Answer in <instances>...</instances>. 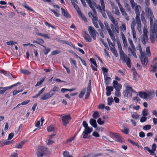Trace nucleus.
<instances>
[{
  "instance_id": "obj_18",
  "label": "nucleus",
  "mask_w": 157,
  "mask_h": 157,
  "mask_svg": "<svg viewBox=\"0 0 157 157\" xmlns=\"http://www.w3.org/2000/svg\"><path fill=\"white\" fill-rule=\"evenodd\" d=\"M100 4L101 6L99 5H97L96 4V6H94V7H96L97 9L99 10L100 12L103 10L102 6L104 7L105 9L104 0H100Z\"/></svg>"
},
{
  "instance_id": "obj_62",
  "label": "nucleus",
  "mask_w": 157,
  "mask_h": 157,
  "mask_svg": "<svg viewBox=\"0 0 157 157\" xmlns=\"http://www.w3.org/2000/svg\"><path fill=\"white\" fill-rule=\"evenodd\" d=\"M63 157H68L69 155V153L67 151H65L63 153Z\"/></svg>"
},
{
  "instance_id": "obj_55",
  "label": "nucleus",
  "mask_w": 157,
  "mask_h": 157,
  "mask_svg": "<svg viewBox=\"0 0 157 157\" xmlns=\"http://www.w3.org/2000/svg\"><path fill=\"white\" fill-rule=\"evenodd\" d=\"M16 44H17V42H14L12 40H10L9 41L6 42V44L9 45H12Z\"/></svg>"
},
{
  "instance_id": "obj_26",
  "label": "nucleus",
  "mask_w": 157,
  "mask_h": 157,
  "mask_svg": "<svg viewBox=\"0 0 157 157\" xmlns=\"http://www.w3.org/2000/svg\"><path fill=\"white\" fill-rule=\"evenodd\" d=\"M89 123L94 128L97 127V124L96 123V121L94 119H90L89 121Z\"/></svg>"
},
{
  "instance_id": "obj_30",
  "label": "nucleus",
  "mask_w": 157,
  "mask_h": 157,
  "mask_svg": "<svg viewBox=\"0 0 157 157\" xmlns=\"http://www.w3.org/2000/svg\"><path fill=\"white\" fill-rule=\"evenodd\" d=\"M110 49L115 57H117L118 56L117 52L114 47L110 46Z\"/></svg>"
},
{
  "instance_id": "obj_59",
  "label": "nucleus",
  "mask_w": 157,
  "mask_h": 157,
  "mask_svg": "<svg viewBox=\"0 0 157 157\" xmlns=\"http://www.w3.org/2000/svg\"><path fill=\"white\" fill-rule=\"evenodd\" d=\"M60 53V52L58 50H56L53 51L51 53V54L52 55L57 54H59Z\"/></svg>"
},
{
  "instance_id": "obj_57",
  "label": "nucleus",
  "mask_w": 157,
  "mask_h": 157,
  "mask_svg": "<svg viewBox=\"0 0 157 157\" xmlns=\"http://www.w3.org/2000/svg\"><path fill=\"white\" fill-rule=\"evenodd\" d=\"M41 46L45 48V50L46 51V52H44V54L45 55L47 54L51 50L50 49H47L46 47L44 45H41Z\"/></svg>"
},
{
  "instance_id": "obj_64",
  "label": "nucleus",
  "mask_w": 157,
  "mask_h": 157,
  "mask_svg": "<svg viewBox=\"0 0 157 157\" xmlns=\"http://www.w3.org/2000/svg\"><path fill=\"white\" fill-rule=\"evenodd\" d=\"M147 120V117H143L140 118V121L141 122H145Z\"/></svg>"
},
{
  "instance_id": "obj_32",
  "label": "nucleus",
  "mask_w": 157,
  "mask_h": 157,
  "mask_svg": "<svg viewBox=\"0 0 157 157\" xmlns=\"http://www.w3.org/2000/svg\"><path fill=\"white\" fill-rule=\"evenodd\" d=\"M105 83L106 85L108 86V82L107 80H111V78L110 77H108L107 74H104Z\"/></svg>"
},
{
  "instance_id": "obj_20",
  "label": "nucleus",
  "mask_w": 157,
  "mask_h": 157,
  "mask_svg": "<svg viewBox=\"0 0 157 157\" xmlns=\"http://www.w3.org/2000/svg\"><path fill=\"white\" fill-rule=\"evenodd\" d=\"M154 94H147L145 92L140 91L139 92V95L140 98L146 99L148 97H149L151 95L152 96Z\"/></svg>"
},
{
  "instance_id": "obj_40",
  "label": "nucleus",
  "mask_w": 157,
  "mask_h": 157,
  "mask_svg": "<svg viewBox=\"0 0 157 157\" xmlns=\"http://www.w3.org/2000/svg\"><path fill=\"white\" fill-rule=\"evenodd\" d=\"M78 15L81 17V18L85 22H87V20L86 19V17L83 15L81 13V11H79L78 13Z\"/></svg>"
},
{
  "instance_id": "obj_47",
  "label": "nucleus",
  "mask_w": 157,
  "mask_h": 157,
  "mask_svg": "<svg viewBox=\"0 0 157 157\" xmlns=\"http://www.w3.org/2000/svg\"><path fill=\"white\" fill-rule=\"evenodd\" d=\"M91 92V89H87V92L86 93V94L85 95V99H87L89 98L90 93Z\"/></svg>"
},
{
  "instance_id": "obj_8",
  "label": "nucleus",
  "mask_w": 157,
  "mask_h": 157,
  "mask_svg": "<svg viewBox=\"0 0 157 157\" xmlns=\"http://www.w3.org/2000/svg\"><path fill=\"white\" fill-rule=\"evenodd\" d=\"M88 31L91 37L94 40H95L96 37V35H98V32L94 29V27L91 26L88 27Z\"/></svg>"
},
{
  "instance_id": "obj_12",
  "label": "nucleus",
  "mask_w": 157,
  "mask_h": 157,
  "mask_svg": "<svg viewBox=\"0 0 157 157\" xmlns=\"http://www.w3.org/2000/svg\"><path fill=\"white\" fill-rule=\"evenodd\" d=\"M19 84V82L17 83L14 84L13 85H12L11 86L3 87H0V94H4L5 92L7 90L10 89L14 86H17V85Z\"/></svg>"
},
{
  "instance_id": "obj_24",
  "label": "nucleus",
  "mask_w": 157,
  "mask_h": 157,
  "mask_svg": "<svg viewBox=\"0 0 157 157\" xmlns=\"http://www.w3.org/2000/svg\"><path fill=\"white\" fill-rule=\"evenodd\" d=\"M113 88L112 86H107L106 87V94L107 96H109L111 94V92L113 90Z\"/></svg>"
},
{
  "instance_id": "obj_37",
  "label": "nucleus",
  "mask_w": 157,
  "mask_h": 157,
  "mask_svg": "<svg viewBox=\"0 0 157 157\" xmlns=\"http://www.w3.org/2000/svg\"><path fill=\"white\" fill-rule=\"evenodd\" d=\"M24 142L21 141V143L16 144L15 147L16 148H22V146L23 145Z\"/></svg>"
},
{
  "instance_id": "obj_48",
  "label": "nucleus",
  "mask_w": 157,
  "mask_h": 157,
  "mask_svg": "<svg viewBox=\"0 0 157 157\" xmlns=\"http://www.w3.org/2000/svg\"><path fill=\"white\" fill-rule=\"evenodd\" d=\"M21 73L23 74H26L27 75H29L30 74V72L29 71L26 69H22L21 70Z\"/></svg>"
},
{
  "instance_id": "obj_39",
  "label": "nucleus",
  "mask_w": 157,
  "mask_h": 157,
  "mask_svg": "<svg viewBox=\"0 0 157 157\" xmlns=\"http://www.w3.org/2000/svg\"><path fill=\"white\" fill-rule=\"evenodd\" d=\"M103 7V10L100 11V13L102 14V16L105 19L107 18V16L105 13V9L104 7Z\"/></svg>"
},
{
  "instance_id": "obj_63",
  "label": "nucleus",
  "mask_w": 157,
  "mask_h": 157,
  "mask_svg": "<svg viewBox=\"0 0 157 157\" xmlns=\"http://www.w3.org/2000/svg\"><path fill=\"white\" fill-rule=\"evenodd\" d=\"M82 126L84 127L85 128L89 127L86 122L85 121H83L82 122Z\"/></svg>"
},
{
  "instance_id": "obj_3",
  "label": "nucleus",
  "mask_w": 157,
  "mask_h": 157,
  "mask_svg": "<svg viewBox=\"0 0 157 157\" xmlns=\"http://www.w3.org/2000/svg\"><path fill=\"white\" fill-rule=\"evenodd\" d=\"M137 50H139L140 54V59L143 66L145 67L148 63V57H146V55L145 52H143L142 49L141 45L139 44L138 47L136 48Z\"/></svg>"
},
{
  "instance_id": "obj_28",
  "label": "nucleus",
  "mask_w": 157,
  "mask_h": 157,
  "mask_svg": "<svg viewBox=\"0 0 157 157\" xmlns=\"http://www.w3.org/2000/svg\"><path fill=\"white\" fill-rule=\"evenodd\" d=\"M62 12L63 15L67 18H69L70 17V16L68 12L65 10L63 8H61Z\"/></svg>"
},
{
  "instance_id": "obj_42",
  "label": "nucleus",
  "mask_w": 157,
  "mask_h": 157,
  "mask_svg": "<svg viewBox=\"0 0 157 157\" xmlns=\"http://www.w3.org/2000/svg\"><path fill=\"white\" fill-rule=\"evenodd\" d=\"M151 128V125L150 124H146L143 127V129L144 130L147 131L150 130Z\"/></svg>"
},
{
  "instance_id": "obj_29",
  "label": "nucleus",
  "mask_w": 157,
  "mask_h": 157,
  "mask_svg": "<svg viewBox=\"0 0 157 157\" xmlns=\"http://www.w3.org/2000/svg\"><path fill=\"white\" fill-rule=\"evenodd\" d=\"M113 136L118 141L121 143L123 142L121 136L118 134H114Z\"/></svg>"
},
{
  "instance_id": "obj_13",
  "label": "nucleus",
  "mask_w": 157,
  "mask_h": 157,
  "mask_svg": "<svg viewBox=\"0 0 157 157\" xmlns=\"http://www.w3.org/2000/svg\"><path fill=\"white\" fill-rule=\"evenodd\" d=\"M53 95V94L51 93V92L45 93L43 94L40 98L41 100H45L49 99Z\"/></svg>"
},
{
  "instance_id": "obj_44",
  "label": "nucleus",
  "mask_w": 157,
  "mask_h": 157,
  "mask_svg": "<svg viewBox=\"0 0 157 157\" xmlns=\"http://www.w3.org/2000/svg\"><path fill=\"white\" fill-rule=\"evenodd\" d=\"M86 90L85 88L83 89L80 92L79 97L80 98H82L83 97L84 95L85 94Z\"/></svg>"
},
{
  "instance_id": "obj_16",
  "label": "nucleus",
  "mask_w": 157,
  "mask_h": 157,
  "mask_svg": "<svg viewBox=\"0 0 157 157\" xmlns=\"http://www.w3.org/2000/svg\"><path fill=\"white\" fill-rule=\"evenodd\" d=\"M151 67L152 69L150 70L151 72H155L157 71V62L153 60L151 61Z\"/></svg>"
},
{
  "instance_id": "obj_49",
  "label": "nucleus",
  "mask_w": 157,
  "mask_h": 157,
  "mask_svg": "<svg viewBox=\"0 0 157 157\" xmlns=\"http://www.w3.org/2000/svg\"><path fill=\"white\" fill-rule=\"evenodd\" d=\"M47 129L48 132H53L54 130V127L53 125L49 126L47 128Z\"/></svg>"
},
{
  "instance_id": "obj_6",
  "label": "nucleus",
  "mask_w": 157,
  "mask_h": 157,
  "mask_svg": "<svg viewBox=\"0 0 157 157\" xmlns=\"http://www.w3.org/2000/svg\"><path fill=\"white\" fill-rule=\"evenodd\" d=\"M48 151V149L44 147H39L36 152V154L38 157H42L43 155L46 152Z\"/></svg>"
},
{
  "instance_id": "obj_56",
  "label": "nucleus",
  "mask_w": 157,
  "mask_h": 157,
  "mask_svg": "<svg viewBox=\"0 0 157 157\" xmlns=\"http://www.w3.org/2000/svg\"><path fill=\"white\" fill-rule=\"evenodd\" d=\"M115 14L117 15L118 16H119L120 15V12H119V10L117 6H115Z\"/></svg>"
},
{
  "instance_id": "obj_22",
  "label": "nucleus",
  "mask_w": 157,
  "mask_h": 157,
  "mask_svg": "<svg viewBox=\"0 0 157 157\" xmlns=\"http://www.w3.org/2000/svg\"><path fill=\"white\" fill-rule=\"evenodd\" d=\"M85 33V34L83 36V37L86 41L89 42H91L92 41V38L89 35L88 33H86V32Z\"/></svg>"
},
{
  "instance_id": "obj_9",
  "label": "nucleus",
  "mask_w": 157,
  "mask_h": 157,
  "mask_svg": "<svg viewBox=\"0 0 157 157\" xmlns=\"http://www.w3.org/2000/svg\"><path fill=\"white\" fill-rule=\"evenodd\" d=\"M151 31H157V20L155 18L149 20Z\"/></svg>"
},
{
  "instance_id": "obj_27",
  "label": "nucleus",
  "mask_w": 157,
  "mask_h": 157,
  "mask_svg": "<svg viewBox=\"0 0 157 157\" xmlns=\"http://www.w3.org/2000/svg\"><path fill=\"white\" fill-rule=\"evenodd\" d=\"M86 1L91 8L94 7V6H96V3L94 1H91L90 0H86Z\"/></svg>"
},
{
  "instance_id": "obj_15",
  "label": "nucleus",
  "mask_w": 157,
  "mask_h": 157,
  "mask_svg": "<svg viewBox=\"0 0 157 157\" xmlns=\"http://www.w3.org/2000/svg\"><path fill=\"white\" fill-rule=\"evenodd\" d=\"M71 119L70 115H66L62 117V120L65 126H66L69 120Z\"/></svg>"
},
{
  "instance_id": "obj_35",
  "label": "nucleus",
  "mask_w": 157,
  "mask_h": 157,
  "mask_svg": "<svg viewBox=\"0 0 157 157\" xmlns=\"http://www.w3.org/2000/svg\"><path fill=\"white\" fill-rule=\"evenodd\" d=\"M104 24L105 26V28L108 31V33H109V32L112 31V30L110 29V27L109 26V24L106 21H105Z\"/></svg>"
},
{
  "instance_id": "obj_5",
  "label": "nucleus",
  "mask_w": 157,
  "mask_h": 157,
  "mask_svg": "<svg viewBox=\"0 0 157 157\" xmlns=\"http://www.w3.org/2000/svg\"><path fill=\"white\" fill-rule=\"evenodd\" d=\"M116 2L117 3L120 9V11L121 12L122 15L124 16L125 19L128 21L129 20V17L128 16V14L126 12L124 9L123 7L121 5L120 2L119 0H115Z\"/></svg>"
},
{
  "instance_id": "obj_54",
  "label": "nucleus",
  "mask_w": 157,
  "mask_h": 157,
  "mask_svg": "<svg viewBox=\"0 0 157 157\" xmlns=\"http://www.w3.org/2000/svg\"><path fill=\"white\" fill-rule=\"evenodd\" d=\"M147 110L146 109H144L142 111V114L144 117H146L148 115Z\"/></svg>"
},
{
  "instance_id": "obj_51",
  "label": "nucleus",
  "mask_w": 157,
  "mask_h": 157,
  "mask_svg": "<svg viewBox=\"0 0 157 157\" xmlns=\"http://www.w3.org/2000/svg\"><path fill=\"white\" fill-rule=\"evenodd\" d=\"M146 52H147V55H146V56H147V55H148V56H150L151 55V53L150 52V50L149 47H147L146 48Z\"/></svg>"
},
{
  "instance_id": "obj_25",
  "label": "nucleus",
  "mask_w": 157,
  "mask_h": 157,
  "mask_svg": "<svg viewBox=\"0 0 157 157\" xmlns=\"http://www.w3.org/2000/svg\"><path fill=\"white\" fill-rule=\"evenodd\" d=\"M121 36L122 37V38L123 40L124 45V47H126L128 46V43L126 37L122 32L121 33Z\"/></svg>"
},
{
  "instance_id": "obj_60",
  "label": "nucleus",
  "mask_w": 157,
  "mask_h": 157,
  "mask_svg": "<svg viewBox=\"0 0 157 157\" xmlns=\"http://www.w3.org/2000/svg\"><path fill=\"white\" fill-rule=\"evenodd\" d=\"M97 122L100 125H102L104 123V121H102L101 120V118H99V119H98V120H97Z\"/></svg>"
},
{
  "instance_id": "obj_46",
  "label": "nucleus",
  "mask_w": 157,
  "mask_h": 157,
  "mask_svg": "<svg viewBox=\"0 0 157 157\" xmlns=\"http://www.w3.org/2000/svg\"><path fill=\"white\" fill-rule=\"evenodd\" d=\"M98 22L99 25L101 27V30L102 31H104L105 29V27H104V26L103 24L102 23L101 21L100 20H99L98 21Z\"/></svg>"
},
{
  "instance_id": "obj_41",
  "label": "nucleus",
  "mask_w": 157,
  "mask_h": 157,
  "mask_svg": "<svg viewBox=\"0 0 157 157\" xmlns=\"http://www.w3.org/2000/svg\"><path fill=\"white\" fill-rule=\"evenodd\" d=\"M12 141H9L7 140H3V144H2V146H3L4 145H5L7 144H9L12 143Z\"/></svg>"
},
{
  "instance_id": "obj_38",
  "label": "nucleus",
  "mask_w": 157,
  "mask_h": 157,
  "mask_svg": "<svg viewBox=\"0 0 157 157\" xmlns=\"http://www.w3.org/2000/svg\"><path fill=\"white\" fill-rule=\"evenodd\" d=\"M22 6L24 8H25L28 10H30L31 11H33V10L26 3H23Z\"/></svg>"
},
{
  "instance_id": "obj_21",
  "label": "nucleus",
  "mask_w": 157,
  "mask_h": 157,
  "mask_svg": "<svg viewBox=\"0 0 157 157\" xmlns=\"http://www.w3.org/2000/svg\"><path fill=\"white\" fill-rule=\"evenodd\" d=\"M106 13L109 18L110 20L113 23L116 21H115L114 18L113 17V15L111 13V12L108 10H107L106 11Z\"/></svg>"
},
{
  "instance_id": "obj_50",
  "label": "nucleus",
  "mask_w": 157,
  "mask_h": 157,
  "mask_svg": "<svg viewBox=\"0 0 157 157\" xmlns=\"http://www.w3.org/2000/svg\"><path fill=\"white\" fill-rule=\"evenodd\" d=\"M132 118L135 119H137L139 118V115L136 113H134L132 114Z\"/></svg>"
},
{
  "instance_id": "obj_4",
  "label": "nucleus",
  "mask_w": 157,
  "mask_h": 157,
  "mask_svg": "<svg viewBox=\"0 0 157 157\" xmlns=\"http://www.w3.org/2000/svg\"><path fill=\"white\" fill-rule=\"evenodd\" d=\"M126 87V90L123 93L124 96L125 98H127L129 97L132 96V92H134V90L132 89V87L129 86V85L127 83L124 84Z\"/></svg>"
},
{
  "instance_id": "obj_2",
  "label": "nucleus",
  "mask_w": 157,
  "mask_h": 157,
  "mask_svg": "<svg viewBox=\"0 0 157 157\" xmlns=\"http://www.w3.org/2000/svg\"><path fill=\"white\" fill-rule=\"evenodd\" d=\"M117 43L120 53V59L123 63H126L129 68H131V61L130 58L128 57L127 55L125 56L124 53L122 50L121 44L119 40H117Z\"/></svg>"
},
{
  "instance_id": "obj_14",
  "label": "nucleus",
  "mask_w": 157,
  "mask_h": 157,
  "mask_svg": "<svg viewBox=\"0 0 157 157\" xmlns=\"http://www.w3.org/2000/svg\"><path fill=\"white\" fill-rule=\"evenodd\" d=\"M131 48L130 47H129L128 48V50L129 51H130L134 57L136 58H137V56L136 53V47L134 45V44L133 43L132 44H131V45H130Z\"/></svg>"
},
{
  "instance_id": "obj_58",
  "label": "nucleus",
  "mask_w": 157,
  "mask_h": 157,
  "mask_svg": "<svg viewBox=\"0 0 157 157\" xmlns=\"http://www.w3.org/2000/svg\"><path fill=\"white\" fill-rule=\"evenodd\" d=\"M120 91V90H116V91L115 93V95L118 97H120L121 95Z\"/></svg>"
},
{
  "instance_id": "obj_52",
  "label": "nucleus",
  "mask_w": 157,
  "mask_h": 157,
  "mask_svg": "<svg viewBox=\"0 0 157 157\" xmlns=\"http://www.w3.org/2000/svg\"><path fill=\"white\" fill-rule=\"evenodd\" d=\"M113 101V100L112 98H108V105H111Z\"/></svg>"
},
{
  "instance_id": "obj_10",
  "label": "nucleus",
  "mask_w": 157,
  "mask_h": 157,
  "mask_svg": "<svg viewBox=\"0 0 157 157\" xmlns=\"http://www.w3.org/2000/svg\"><path fill=\"white\" fill-rule=\"evenodd\" d=\"M145 11L147 17L149 20L155 18L152 10L149 8L146 7Z\"/></svg>"
},
{
  "instance_id": "obj_34",
  "label": "nucleus",
  "mask_w": 157,
  "mask_h": 157,
  "mask_svg": "<svg viewBox=\"0 0 157 157\" xmlns=\"http://www.w3.org/2000/svg\"><path fill=\"white\" fill-rule=\"evenodd\" d=\"M59 88L57 87L54 86L52 89L50 90L49 92H51V93L53 94V95L54 94V93L53 92H58L59 91Z\"/></svg>"
},
{
  "instance_id": "obj_53",
  "label": "nucleus",
  "mask_w": 157,
  "mask_h": 157,
  "mask_svg": "<svg viewBox=\"0 0 157 157\" xmlns=\"http://www.w3.org/2000/svg\"><path fill=\"white\" fill-rule=\"evenodd\" d=\"M129 129L124 127V129L122 130L121 131L125 134H128L129 133Z\"/></svg>"
},
{
  "instance_id": "obj_45",
  "label": "nucleus",
  "mask_w": 157,
  "mask_h": 157,
  "mask_svg": "<svg viewBox=\"0 0 157 157\" xmlns=\"http://www.w3.org/2000/svg\"><path fill=\"white\" fill-rule=\"evenodd\" d=\"M132 23L131 25V29H135L134 27L136 25V22H135V19L134 18H132Z\"/></svg>"
},
{
  "instance_id": "obj_33",
  "label": "nucleus",
  "mask_w": 157,
  "mask_h": 157,
  "mask_svg": "<svg viewBox=\"0 0 157 157\" xmlns=\"http://www.w3.org/2000/svg\"><path fill=\"white\" fill-rule=\"evenodd\" d=\"M109 35L110 36L111 40H112L113 42H115L116 39L115 36L112 31L108 33Z\"/></svg>"
},
{
  "instance_id": "obj_19",
  "label": "nucleus",
  "mask_w": 157,
  "mask_h": 157,
  "mask_svg": "<svg viewBox=\"0 0 157 157\" xmlns=\"http://www.w3.org/2000/svg\"><path fill=\"white\" fill-rule=\"evenodd\" d=\"M113 87L116 90H121L122 88V85L120 83H118L117 81L114 80L113 82Z\"/></svg>"
},
{
  "instance_id": "obj_11",
  "label": "nucleus",
  "mask_w": 157,
  "mask_h": 157,
  "mask_svg": "<svg viewBox=\"0 0 157 157\" xmlns=\"http://www.w3.org/2000/svg\"><path fill=\"white\" fill-rule=\"evenodd\" d=\"M93 131V128L92 127L85 128L82 132V135L83 136V138L86 139L88 138V135L90 134Z\"/></svg>"
},
{
  "instance_id": "obj_43",
  "label": "nucleus",
  "mask_w": 157,
  "mask_h": 157,
  "mask_svg": "<svg viewBox=\"0 0 157 157\" xmlns=\"http://www.w3.org/2000/svg\"><path fill=\"white\" fill-rule=\"evenodd\" d=\"M72 4L75 8L76 10L77 13H78L79 11H81L80 8L75 3H74Z\"/></svg>"
},
{
  "instance_id": "obj_17",
  "label": "nucleus",
  "mask_w": 157,
  "mask_h": 157,
  "mask_svg": "<svg viewBox=\"0 0 157 157\" xmlns=\"http://www.w3.org/2000/svg\"><path fill=\"white\" fill-rule=\"evenodd\" d=\"M123 2L124 4V7L125 8L126 11L127 12H129V13L131 12V9L130 6L129 5L128 2L127 0H123Z\"/></svg>"
},
{
  "instance_id": "obj_61",
  "label": "nucleus",
  "mask_w": 157,
  "mask_h": 157,
  "mask_svg": "<svg viewBox=\"0 0 157 157\" xmlns=\"http://www.w3.org/2000/svg\"><path fill=\"white\" fill-rule=\"evenodd\" d=\"M90 62L92 63L95 66H97V64L95 61L94 59L93 58H91L90 59Z\"/></svg>"
},
{
  "instance_id": "obj_36",
  "label": "nucleus",
  "mask_w": 157,
  "mask_h": 157,
  "mask_svg": "<svg viewBox=\"0 0 157 157\" xmlns=\"http://www.w3.org/2000/svg\"><path fill=\"white\" fill-rule=\"evenodd\" d=\"M99 117V113L97 111H95L92 115V117L94 119H97Z\"/></svg>"
},
{
  "instance_id": "obj_1",
  "label": "nucleus",
  "mask_w": 157,
  "mask_h": 157,
  "mask_svg": "<svg viewBox=\"0 0 157 157\" xmlns=\"http://www.w3.org/2000/svg\"><path fill=\"white\" fill-rule=\"evenodd\" d=\"M129 1L132 9H134L136 14L135 19L136 21L137 28L139 33L141 34L142 33L141 23L140 18V12L139 11V8H140L141 7L139 5H137V3L134 2V0H129Z\"/></svg>"
},
{
  "instance_id": "obj_31",
  "label": "nucleus",
  "mask_w": 157,
  "mask_h": 157,
  "mask_svg": "<svg viewBox=\"0 0 157 157\" xmlns=\"http://www.w3.org/2000/svg\"><path fill=\"white\" fill-rule=\"evenodd\" d=\"M114 25L115 29L117 33H118L119 32V29L118 23L117 21L113 23Z\"/></svg>"
},
{
  "instance_id": "obj_23",
  "label": "nucleus",
  "mask_w": 157,
  "mask_h": 157,
  "mask_svg": "<svg viewBox=\"0 0 157 157\" xmlns=\"http://www.w3.org/2000/svg\"><path fill=\"white\" fill-rule=\"evenodd\" d=\"M93 12V15H92L93 19H92V21H98V18L97 15V12L95 9L94 7L91 8Z\"/></svg>"
},
{
  "instance_id": "obj_7",
  "label": "nucleus",
  "mask_w": 157,
  "mask_h": 157,
  "mask_svg": "<svg viewBox=\"0 0 157 157\" xmlns=\"http://www.w3.org/2000/svg\"><path fill=\"white\" fill-rule=\"evenodd\" d=\"M148 31L146 28H144L143 30V35L141 37V41L144 45H145L146 42L148 40L147 36Z\"/></svg>"
}]
</instances>
